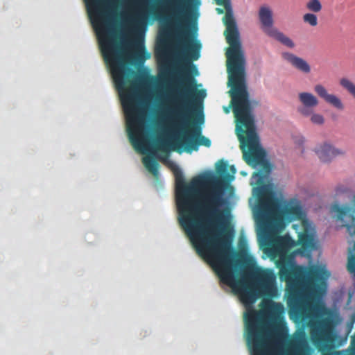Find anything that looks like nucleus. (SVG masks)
I'll list each match as a JSON object with an SVG mask.
<instances>
[{"instance_id": "obj_1", "label": "nucleus", "mask_w": 355, "mask_h": 355, "mask_svg": "<svg viewBox=\"0 0 355 355\" xmlns=\"http://www.w3.org/2000/svg\"><path fill=\"white\" fill-rule=\"evenodd\" d=\"M200 3H155L152 7V15L159 19L166 10L173 12L174 26L177 35V47L181 55L182 64L180 67V81L166 97V114L174 123L183 128V133L173 140L160 138L156 140L157 150L168 153L169 150L180 152L184 148L187 153L198 150L200 146L209 147L211 141L201 135V129L196 125L195 116L200 114L203 121V101L206 90L197 88V81L190 73L191 69L196 73L198 70L191 60L200 56V44L193 41L189 31V24L193 17H196Z\"/></svg>"}, {"instance_id": "obj_2", "label": "nucleus", "mask_w": 355, "mask_h": 355, "mask_svg": "<svg viewBox=\"0 0 355 355\" xmlns=\"http://www.w3.org/2000/svg\"><path fill=\"white\" fill-rule=\"evenodd\" d=\"M174 175L178 223L198 255L226 283L231 278V241L223 230V211L218 209L225 203L222 191L205 190L212 180L207 175L196 176L187 184L179 168Z\"/></svg>"}, {"instance_id": "obj_3", "label": "nucleus", "mask_w": 355, "mask_h": 355, "mask_svg": "<svg viewBox=\"0 0 355 355\" xmlns=\"http://www.w3.org/2000/svg\"><path fill=\"white\" fill-rule=\"evenodd\" d=\"M224 6L226 13L223 18L224 32L230 46L227 49L228 85L231 104L236 119V132L240 141L243 159H266V151L261 146L256 132L252 107L245 84V58L240 41L239 32L233 16L230 0H215Z\"/></svg>"}, {"instance_id": "obj_4", "label": "nucleus", "mask_w": 355, "mask_h": 355, "mask_svg": "<svg viewBox=\"0 0 355 355\" xmlns=\"http://www.w3.org/2000/svg\"><path fill=\"white\" fill-rule=\"evenodd\" d=\"M315 231L307 219L302 220V231L298 233L297 241L289 234L279 236L272 243L267 252L275 261L282 281L286 282L285 288H327L330 272L322 266L306 268L297 265L295 255H304L315 248Z\"/></svg>"}, {"instance_id": "obj_5", "label": "nucleus", "mask_w": 355, "mask_h": 355, "mask_svg": "<svg viewBox=\"0 0 355 355\" xmlns=\"http://www.w3.org/2000/svg\"><path fill=\"white\" fill-rule=\"evenodd\" d=\"M239 297L245 307L243 320L246 342L252 355H273L268 334L262 324L263 317L276 320L284 312L281 303L271 299H263L261 303V312L253 308V304L263 295L273 296L279 290H226Z\"/></svg>"}, {"instance_id": "obj_6", "label": "nucleus", "mask_w": 355, "mask_h": 355, "mask_svg": "<svg viewBox=\"0 0 355 355\" xmlns=\"http://www.w3.org/2000/svg\"><path fill=\"white\" fill-rule=\"evenodd\" d=\"M303 215L302 205L297 199L284 201L281 207L279 200L271 191L260 189L257 218L264 227H272L282 223H291L302 219Z\"/></svg>"}, {"instance_id": "obj_7", "label": "nucleus", "mask_w": 355, "mask_h": 355, "mask_svg": "<svg viewBox=\"0 0 355 355\" xmlns=\"http://www.w3.org/2000/svg\"><path fill=\"white\" fill-rule=\"evenodd\" d=\"M337 324L336 315L329 309H325L322 316L311 322V341L322 355H340L339 352H331L338 338Z\"/></svg>"}, {"instance_id": "obj_8", "label": "nucleus", "mask_w": 355, "mask_h": 355, "mask_svg": "<svg viewBox=\"0 0 355 355\" xmlns=\"http://www.w3.org/2000/svg\"><path fill=\"white\" fill-rule=\"evenodd\" d=\"M244 286L230 288H278L277 277L272 269L257 265H250L244 268L241 276Z\"/></svg>"}, {"instance_id": "obj_9", "label": "nucleus", "mask_w": 355, "mask_h": 355, "mask_svg": "<svg viewBox=\"0 0 355 355\" xmlns=\"http://www.w3.org/2000/svg\"><path fill=\"white\" fill-rule=\"evenodd\" d=\"M298 98L302 106L297 107V112L304 116H310L319 103L318 98L310 92L300 93Z\"/></svg>"}, {"instance_id": "obj_10", "label": "nucleus", "mask_w": 355, "mask_h": 355, "mask_svg": "<svg viewBox=\"0 0 355 355\" xmlns=\"http://www.w3.org/2000/svg\"><path fill=\"white\" fill-rule=\"evenodd\" d=\"M314 91L317 95L322 98L327 103L332 105L338 110H343L345 108L341 99L334 94L328 93L327 89L321 84H317L314 86Z\"/></svg>"}, {"instance_id": "obj_11", "label": "nucleus", "mask_w": 355, "mask_h": 355, "mask_svg": "<svg viewBox=\"0 0 355 355\" xmlns=\"http://www.w3.org/2000/svg\"><path fill=\"white\" fill-rule=\"evenodd\" d=\"M315 152L322 162H329L337 155L344 154L341 150L334 148L328 143H324L315 148Z\"/></svg>"}, {"instance_id": "obj_12", "label": "nucleus", "mask_w": 355, "mask_h": 355, "mask_svg": "<svg viewBox=\"0 0 355 355\" xmlns=\"http://www.w3.org/2000/svg\"><path fill=\"white\" fill-rule=\"evenodd\" d=\"M282 56L297 70L304 73H309L311 71L310 65L305 60L297 57L291 53H284Z\"/></svg>"}, {"instance_id": "obj_13", "label": "nucleus", "mask_w": 355, "mask_h": 355, "mask_svg": "<svg viewBox=\"0 0 355 355\" xmlns=\"http://www.w3.org/2000/svg\"><path fill=\"white\" fill-rule=\"evenodd\" d=\"M216 172L224 180L231 181L234 179L236 168L233 165L229 166L227 162L220 160L216 166Z\"/></svg>"}, {"instance_id": "obj_14", "label": "nucleus", "mask_w": 355, "mask_h": 355, "mask_svg": "<svg viewBox=\"0 0 355 355\" xmlns=\"http://www.w3.org/2000/svg\"><path fill=\"white\" fill-rule=\"evenodd\" d=\"M259 17L261 24L266 29V33L268 30L272 28V26L273 21L272 12L269 8L266 6L261 7L259 12Z\"/></svg>"}, {"instance_id": "obj_15", "label": "nucleus", "mask_w": 355, "mask_h": 355, "mask_svg": "<svg viewBox=\"0 0 355 355\" xmlns=\"http://www.w3.org/2000/svg\"><path fill=\"white\" fill-rule=\"evenodd\" d=\"M267 33L270 36L274 37L277 41L280 42L282 44L289 48H293L295 46L293 42L289 37L286 36L282 32L277 31L276 28H271L270 30H268Z\"/></svg>"}, {"instance_id": "obj_16", "label": "nucleus", "mask_w": 355, "mask_h": 355, "mask_svg": "<svg viewBox=\"0 0 355 355\" xmlns=\"http://www.w3.org/2000/svg\"><path fill=\"white\" fill-rule=\"evenodd\" d=\"M143 163L146 168L154 175L157 176L159 173V165L156 159L152 156H148L143 158Z\"/></svg>"}, {"instance_id": "obj_17", "label": "nucleus", "mask_w": 355, "mask_h": 355, "mask_svg": "<svg viewBox=\"0 0 355 355\" xmlns=\"http://www.w3.org/2000/svg\"><path fill=\"white\" fill-rule=\"evenodd\" d=\"M149 54L146 53L144 46L142 44H137L133 58L138 62L143 63L145 60L149 58Z\"/></svg>"}, {"instance_id": "obj_18", "label": "nucleus", "mask_w": 355, "mask_h": 355, "mask_svg": "<svg viewBox=\"0 0 355 355\" xmlns=\"http://www.w3.org/2000/svg\"><path fill=\"white\" fill-rule=\"evenodd\" d=\"M340 85L355 98V83L347 78H342L339 81Z\"/></svg>"}, {"instance_id": "obj_19", "label": "nucleus", "mask_w": 355, "mask_h": 355, "mask_svg": "<svg viewBox=\"0 0 355 355\" xmlns=\"http://www.w3.org/2000/svg\"><path fill=\"white\" fill-rule=\"evenodd\" d=\"M307 10L313 12H319L322 10V4L319 0H309L306 5Z\"/></svg>"}, {"instance_id": "obj_20", "label": "nucleus", "mask_w": 355, "mask_h": 355, "mask_svg": "<svg viewBox=\"0 0 355 355\" xmlns=\"http://www.w3.org/2000/svg\"><path fill=\"white\" fill-rule=\"evenodd\" d=\"M303 20L305 23H307L312 26H315L318 24L317 16L313 13L305 14L303 16Z\"/></svg>"}, {"instance_id": "obj_21", "label": "nucleus", "mask_w": 355, "mask_h": 355, "mask_svg": "<svg viewBox=\"0 0 355 355\" xmlns=\"http://www.w3.org/2000/svg\"><path fill=\"white\" fill-rule=\"evenodd\" d=\"M303 340L302 338H295L292 342L293 346L296 349V352L295 355H303L302 351L301 349V347L303 344Z\"/></svg>"}, {"instance_id": "obj_22", "label": "nucleus", "mask_w": 355, "mask_h": 355, "mask_svg": "<svg viewBox=\"0 0 355 355\" xmlns=\"http://www.w3.org/2000/svg\"><path fill=\"white\" fill-rule=\"evenodd\" d=\"M288 293H320L324 294L327 290H285Z\"/></svg>"}, {"instance_id": "obj_23", "label": "nucleus", "mask_w": 355, "mask_h": 355, "mask_svg": "<svg viewBox=\"0 0 355 355\" xmlns=\"http://www.w3.org/2000/svg\"><path fill=\"white\" fill-rule=\"evenodd\" d=\"M310 116L311 121L314 124L322 125L324 122V117L322 114H313V112Z\"/></svg>"}, {"instance_id": "obj_24", "label": "nucleus", "mask_w": 355, "mask_h": 355, "mask_svg": "<svg viewBox=\"0 0 355 355\" xmlns=\"http://www.w3.org/2000/svg\"><path fill=\"white\" fill-rule=\"evenodd\" d=\"M216 12L218 13V14H223L224 12V10L222 8H217L216 9Z\"/></svg>"}, {"instance_id": "obj_25", "label": "nucleus", "mask_w": 355, "mask_h": 355, "mask_svg": "<svg viewBox=\"0 0 355 355\" xmlns=\"http://www.w3.org/2000/svg\"><path fill=\"white\" fill-rule=\"evenodd\" d=\"M171 70L169 68L167 67L166 69L165 74L166 75L169 74V73H171Z\"/></svg>"}]
</instances>
